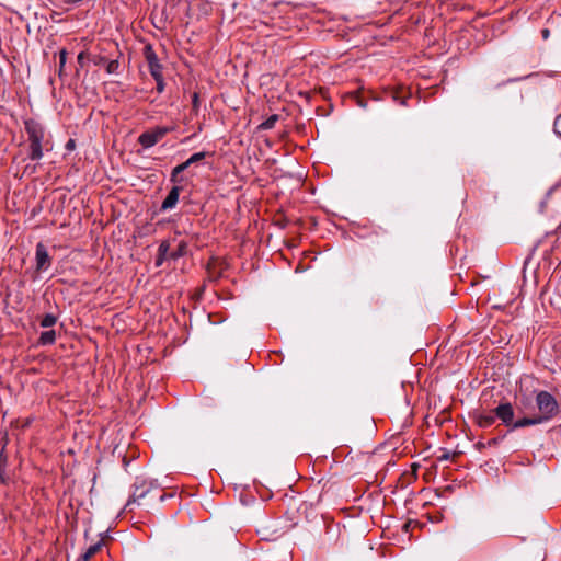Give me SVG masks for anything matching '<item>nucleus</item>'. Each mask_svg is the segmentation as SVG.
I'll use <instances>...</instances> for the list:
<instances>
[{
	"label": "nucleus",
	"instance_id": "nucleus-15",
	"mask_svg": "<svg viewBox=\"0 0 561 561\" xmlns=\"http://www.w3.org/2000/svg\"><path fill=\"white\" fill-rule=\"evenodd\" d=\"M103 545V540H100L98 541L94 545H91L87 551L84 552V554L82 556V559L84 561H88L90 558H92L102 547Z\"/></svg>",
	"mask_w": 561,
	"mask_h": 561
},
{
	"label": "nucleus",
	"instance_id": "nucleus-21",
	"mask_svg": "<svg viewBox=\"0 0 561 561\" xmlns=\"http://www.w3.org/2000/svg\"><path fill=\"white\" fill-rule=\"evenodd\" d=\"M149 71L153 79L163 77L162 76V66L160 65V62L151 65L149 67Z\"/></svg>",
	"mask_w": 561,
	"mask_h": 561
},
{
	"label": "nucleus",
	"instance_id": "nucleus-29",
	"mask_svg": "<svg viewBox=\"0 0 561 561\" xmlns=\"http://www.w3.org/2000/svg\"><path fill=\"white\" fill-rule=\"evenodd\" d=\"M541 36H542L543 39H548L549 36H550V31L548 28H543L541 31Z\"/></svg>",
	"mask_w": 561,
	"mask_h": 561
},
{
	"label": "nucleus",
	"instance_id": "nucleus-6",
	"mask_svg": "<svg viewBox=\"0 0 561 561\" xmlns=\"http://www.w3.org/2000/svg\"><path fill=\"white\" fill-rule=\"evenodd\" d=\"M494 413L506 426H512L514 422V409L510 402L499 404Z\"/></svg>",
	"mask_w": 561,
	"mask_h": 561
},
{
	"label": "nucleus",
	"instance_id": "nucleus-10",
	"mask_svg": "<svg viewBox=\"0 0 561 561\" xmlns=\"http://www.w3.org/2000/svg\"><path fill=\"white\" fill-rule=\"evenodd\" d=\"M542 423L538 416L523 417L512 424V430L522 428L525 426L537 425Z\"/></svg>",
	"mask_w": 561,
	"mask_h": 561
},
{
	"label": "nucleus",
	"instance_id": "nucleus-33",
	"mask_svg": "<svg viewBox=\"0 0 561 561\" xmlns=\"http://www.w3.org/2000/svg\"><path fill=\"white\" fill-rule=\"evenodd\" d=\"M476 446H477V448L480 450V449H482V448H484V447H485V444H483L482 442H479V443H477V445H476Z\"/></svg>",
	"mask_w": 561,
	"mask_h": 561
},
{
	"label": "nucleus",
	"instance_id": "nucleus-17",
	"mask_svg": "<svg viewBox=\"0 0 561 561\" xmlns=\"http://www.w3.org/2000/svg\"><path fill=\"white\" fill-rule=\"evenodd\" d=\"M56 322H57V318L51 313H47L41 320V327L42 328H51L56 324Z\"/></svg>",
	"mask_w": 561,
	"mask_h": 561
},
{
	"label": "nucleus",
	"instance_id": "nucleus-2",
	"mask_svg": "<svg viewBox=\"0 0 561 561\" xmlns=\"http://www.w3.org/2000/svg\"><path fill=\"white\" fill-rule=\"evenodd\" d=\"M133 493L127 501L125 508H129L134 503L141 504V500L146 499L147 495H152L151 497H157L160 502H163L167 499V494L162 493L157 486L153 485L152 482H147L146 480L137 479L133 485Z\"/></svg>",
	"mask_w": 561,
	"mask_h": 561
},
{
	"label": "nucleus",
	"instance_id": "nucleus-28",
	"mask_svg": "<svg viewBox=\"0 0 561 561\" xmlns=\"http://www.w3.org/2000/svg\"><path fill=\"white\" fill-rule=\"evenodd\" d=\"M450 458V454L448 451H445L442 456L438 457L439 461H445Z\"/></svg>",
	"mask_w": 561,
	"mask_h": 561
},
{
	"label": "nucleus",
	"instance_id": "nucleus-4",
	"mask_svg": "<svg viewBox=\"0 0 561 561\" xmlns=\"http://www.w3.org/2000/svg\"><path fill=\"white\" fill-rule=\"evenodd\" d=\"M172 128L165 126H157L152 129L146 130L138 137V142L146 149L153 147L158 144Z\"/></svg>",
	"mask_w": 561,
	"mask_h": 561
},
{
	"label": "nucleus",
	"instance_id": "nucleus-20",
	"mask_svg": "<svg viewBox=\"0 0 561 561\" xmlns=\"http://www.w3.org/2000/svg\"><path fill=\"white\" fill-rule=\"evenodd\" d=\"M206 157V152L201 151L192 154L184 163H188V167L202 161Z\"/></svg>",
	"mask_w": 561,
	"mask_h": 561
},
{
	"label": "nucleus",
	"instance_id": "nucleus-30",
	"mask_svg": "<svg viewBox=\"0 0 561 561\" xmlns=\"http://www.w3.org/2000/svg\"><path fill=\"white\" fill-rule=\"evenodd\" d=\"M84 57H85V54L83 51H81L79 55H78V62L80 65H83V60H84Z\"/></svg>",
	"mask_w": 561,
	"mask_h": 561
},
{
	"label": "nucleus",
	"instance_id": "nucleus-1",
	"mask_svg": "<svg viewBox=\"0 0 561 561\" xmlns=\"http://www.w3.org/2000/svg\"><path fill=\"white\" fill-rule=\"evenodd\" d=\"M24 125L30 141L28 158L33 161L39 160L43 158L42 142L45 135L44 127L41 123L32 118L26 119Z\"/></svg>",
	"mask_w": 561,
	"mask_h": 561
},
{
	"label": "nucleus",
	"instance_id": "nucleus-26",
	"mask_svg": "<svg viewBox=\"0 0 561 561\" xmlns=\"http://www.w3.org/2000/svg\"><path fill=\"white\" fill-rule=\"evenodd\" d=\"M106 62H107V59L105 57H102V56H99L94 60V64L98 65V66H105L106 67Z\"/></svg>",
	"mask_w": 561,
	"mask_h": 561
},
{
	"label": "nucleus",
	"instance_id": "nucleus-23",
	"mask_svg": "<svg viewBox=\"0 0 561 561\" xmlns=\"http://www.w3.org/2000/svg\"><path fill=\"white\" fill-rule=\"evenodd\" d=\"M67 61V50L61 49L59 53V72L61 73Z\"/></svg>",
	"mask_w": 561,
	"mask_h": 561
},
{
	"label": "nucleus",
	"instance_id": "nucleus-7",
	"mask_svg": "<svg viewBox=\"0 0 561 561\" xmlns=\"http://www.w3.org/2000/svg\"><path fill=\"white\" fill-rule=\"evenodd\" d=\"M182 187L178 184H174V186L170 190L169 194L164 198L161 205V210H168L172 209L176 206L179 202V196Z\"/></svg>",
	"mask_w": 561,
	"mask_h": 561
},
{
	"label": "nucleus",
	"instance_id": "nucleus-19",
	"mask_svg": "<svg viewBox=\"0 0 561 561\" xmlns=\"http://www.w3.org/2000/svg\"><path fill=\"white\" fill-rule=\"evenodd\" d=\"M158 254H160L161 256H165L167 259H169V254H170V242L168 240H163L161 241L159 248H158Z\"/></svg>",
	"mask_w": 561,
	"mask_h": 561
},
{
	"label": "nucleus",
	"instance_id": "nucleus-11",
	"mask_svg": "<svg viewBox=\"0 0 561 561\" xmlns=\"http://www.w3.org/2000/svg\"><path fill=\"white\" fill-rule=\"evenodd\" d=\"M188 168V163H181L179 165H176L175 168H173L171 174H170V181L173 183V184H179L181 182V178H180V174L182 172H184L186 169Z\"/></svg>",
	"mask_w": 561,
	"mask_h": 561
},
{
	"label": "nucleus",
	"instance_id": "nucleus-5",
	"mask_svg": "<svg viewBox=\"0 0 561 561\" xmlns=\"http://www.w3.org/2000/svg\"><path fill=\"white\" fill-rule=\"evenodd\" d=\"M35 260L37 272L47 271L51 265V259L48 254L46 247L42 242H38L36 244Z\"/></svg>",
	"mask_w": 561,
	"mask_h": 561
},
{
	"label": "nucleus",
	"instance_id": "nucleus-18",
	"mask_svg": "<svg viewBox=\"0 0 561 561\" xmlns=\"http://www.w3.org/2000/svg\"><path fill=\"white\" fill-rule=\"evenodd\" d=\"M146 59L148 61L149 67L151 65L159 62L158 57H157L156 53L152 50L151 46L146 47Z\"/></svg>",
	"mask_w": 561,
	"mask_h": 561
},
{
	"label": "nucleus",
	"instance_id": "nucleus-27",
	"mask_svg": "<svg viewBox=\"0 0 561 561\" xmlns=\"http://www.w3.org/2000/svg\"><path fill=\"white\" fill-rule=\"evenodd\" d=\"M165 260H167V257H165V256H161L160 254H157L154 265H156L157 267H160V266L163 264V262H164Z\"/></svg>",
	"mask_w": 561,
	"mask_h": 561
},
{
	"label": "nucleus",
	"instance_id": "nucleus-34",
	"mask_svg": "<svg viewBox=\"0 0 561 561\" xmlns=\"http://www.w3.org/2000/svg\"><path fill=\"white\" fill-rule=\"evenodd\" d=\"M358 105L362 106V107L366 106V104L364 102H362L360 100L358 101Z\"/></svg>",
	"mask_w": 561,
	"mask_h": 561
},
{
	"label": "nucleus",
	"instance_id": "nucleus-25",
	"mask_svg": "<svg viewBox=\"0 0 561 561\" xmlns=\"http://www.w3.org/2000/svg\"><path fill=\"white\" fill-rule=\"evenodd\" d=\"M154 80H156V82H157V91H158L159 93L163 92V90H164L163 77L156 78Z\"/></svg>",
	"mask_w": 561,
	"mask_h": 561
},
{
	"label": "nucleus",
	"instance_id": "nucleus-16",
	"mask_svg": "<svg viewBox=\"0 0 561 561\" xmlns=\"http://www.w3.org/2000/svg\"><path fill=\"white\" fill-rule=\"evenodd\" d=\"M277 121H278V115L273 114L267 119H265L264 122H262L259 125V129H262V130L272 129L275 126Z\"/></svg>",
	"mask_w": 561,
	"mask_h": 561
},
{
	"label": "nucleus",
	"instance_id": "nucleus-24",
	"mask_svg": "<svg viewBox=\"0 0 561 561\" xmlns=\"http://www.w3.org/2000/svg\"><path fill=\"white\" fill-rule=\"evenodd\" d=\"M192 107H193V111L195 112V114H197L198 108H199V96H198L197 92H194L192 95Z\"/></svg>",
	"mask_w": 561,
	"mask_h": 561
},
{
	"label": "nucleus",
	"instance_id": "nucleus-32",
	"mask_svg": "<svg viewBox=\"0 0 561 561\" xmlns=\"http://www.w3.org/2000/svg\"><path fill=\"white\" fill-rule=\"evenodd\" d=\"M68 149H71L75 147V141L72 139H70L68 142H67V146H66Z\"/></svg>",
	"mask_w": 561,
	"mask_h": 561
},
{
	"label": "nucleus",
	"instance_id": "nucleus-13",
	"mask_svg": "<svg viewBox=\"0 0 561 561\" xmlns=\"http://www.w3.org/2000/svg\"><path fill=\"white\" fill-rule=\"evenodd\" d=\"M55 340H56V332H55V330L44 331L39 335V343L42 345L54 344Z\"/></svg>",
	"mask_w": 561,
	"mask_h": 561
},
{
	"label": "nucleus",
	"instance_id": "nucleus-12",
	"mask_svg": "<svg viewBox=\"0 0 561 561\" xmlns=\"http://www.w3.org/2000/svg\"><path fill=\"white\" fill-rule=\"evenodd\" d=\"M186 253H187V243L185 241H181L178 244V248L174 251L170 252L169 259L176 261L178 259L186 255Z\"/></svg>",
	"mask_w": 561,
	"mask_h": 561
},
{
	"label": "nucleus",
	"instance_id": "nucleus-8",
	"mask_svg": "<svg viewBox=\"0 0 561 561\" xmlns=\"http://www.w3.org/2000/svg\"><path fill=\"white\" fill-rule=\"evenodd\" d=\"M7 467H8V455L5 451V444H4L0 450V482L2 484H8L10 482V476L7 472Z\"/></svg>",
	"mask_w": 561,
	"mask_h": 561
},
{
	"label": "nucleus",
	"instance_id": "nucleus-22",
	"mask_svg": "<svg viewBox=\"0 0 561 561\" xmlns=\"http://www.w3.org/2000/svg\"><path fill=\"white\" fill-rule=\"evenodd\" d=\"M119 68V62L117 59H113L106 62V71L107 73H117Z\"/></svg>",
	"mask_w": 561,
	"mask_h": 561
},
{
	"label": "nucleus",
	"instance_id": "nucleus-14",
	"mask_svg": "<svg viewBox=\"0 0 561 561\" xmlns=\"http://www.w3.org/2000/svg\"><path fill=\"white\" fill-rule=\"evenodd\" d=\"M387 233H388V231L385 228L378 226V227L371 228L370 231H367L366 233H364L363 237L378 239L379 237H385Z\"/></svg>",
	"mask_w": 561,
	"mask_h": 561
},
{
	"label": "nucleus",
	"instance_id": "nucleus-9",
	"mask_svg": "<svg viewBox=\"0 0 561 561\" xmlns=\"http://www.w3.org/2000/svg\"><path fill=\"white\" fill-rule=\"evenodd\" d=\"M495 417V414L492 413L477 414L476 423L478 424L479 427L486 428L494 424Z\"/></svg>",
	"mask_w": 561,
	"mask_h": 561
},
{
	"label": "nucleus",
	"instance_id": "nucleus-3",
	"mask_svg": "<svg viewBox=\"0 0 561 561\" xmlns=\"http://www.w3.org/2000/svg\"><path fill=\"white\" fill-rule=\"evenodd\" d=\"M536 404L539 411V415L537 416L542 423L551 420L559 411V405L554 397L545 390L537 393Z\"/></svg>",
	"mask_w": 561,
	"mask_h": 561
},
{
	"label": "nucleus",
	"instance_id": "nucleus-31",
	"mask_svg": "<svg viewBox=\"0 0 561 561\" xmlns=\"http://www.w3.org/2000/svg\"><path fill=\"white\" fill-rule=\"evenodd\" d=\"M497 443H499V438H492V439H490V440L488 442V444H486V445H488V446H492V445H495V444H497Z\"/></svg>",
	"mask_w": 561,
	"mask_h": 561
}]
</instances>
